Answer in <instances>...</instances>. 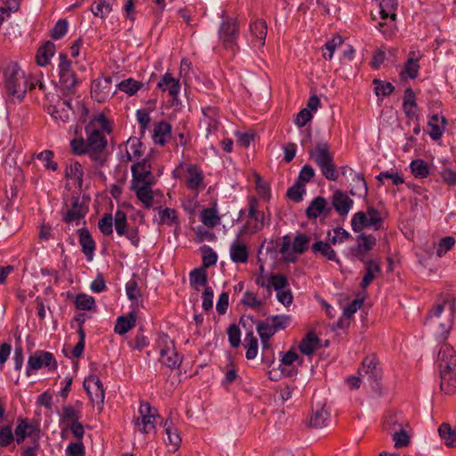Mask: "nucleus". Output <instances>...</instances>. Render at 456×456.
<instances>
[{"mask_svg": "<svg viewBox=\"0 0 456 456\" xmlns=\"http://www.w3.org/2000/svg\"><path fill=\"white\" fill-rule=\"evenodd\" d=\"M356 242L354 247L350 248V253L353 257L365 262L366 254L373 248L377 240L372 234L361 233L356 237Z\"/></svg>", "mask_w": 456, "mask_h": 456, "instance_id": "nucleus-7", "label": "nucleus"}, {"mask_svg": "<svg viewBox=\"0 0 456 456\" xmlns=\"http://www.w3.org/2000/svg\"><path fill=\"white\" fill-rule=\"evenodd\" d=\"M241 304L253 309H258L263 306L264 301L258 299L256 294L250 291H246L243 298L241 299Z\"/></svg>", "mask_w": 456, "mask_h": 456, "instance_id": "nucleus-60", "label": "nucleus"}, {"mask_svg": "<svg viewBox=\"0 0 456 456\" xmlns=\"http://www.w3.org/2000/svg\"><path fill=\"white\" fill-rule=\"evenodd\" d=\"M136 322L135 311H131L127 316H119L117 320L114 330L119 335L126 334L133 327H134Z\"/></svg>", "mask_w": 456, "mask_h": 456, "instance_id": "nucleus-28", "label": "nucleus"}, {"mask_svg": "<svg viewBox=\"0 0 456 456\" xmlns=\"http://www.w3.org/2000/svg\"><path fill=\"white\" fill-rule=\"evenodd\" d=\"M311 241V238L306 236L304 233L297 234L293 241L292 249L297 254L305 253L308 248L309 243Z\"/></svg>", "mask_w": 456, "mask_h": 456, "instance_id": "nucleus-41", "label": "nucleus"}, {"mask_svg": "<svg viewBox=\"0 0 456 456\" xmlns=\"http://www.w3.org/2000/svg\"><path fill=\"white\" fill-rule=\"evenodd\" d=\"M322 175L329 181H336L338 178V172L331 159L328 164H322L318 166Z\"/></svg>", "mask_w": 456, "mask_h": 456, "instance_id": "nucleus-54", "label": "nucleus"}, {"mask_svg": "<svg viewBox=\"0 0 456 456\" xmlns=\"http://www.w3.org/2000/svg\"><path fill=\"white\" fill-rule=\"evenodd\" d=\"M98 228L101 232L106 236L113 232V217L111 214H105L98 223Z\"/></svg>", "mask_w": 456, "mask_h": 456, "instance_id": "nucleus-55", "label": "nucleus"}, {"mask_svg": "<svg viewBox=\"0 0 456 456\" xmlns=\"http://www.w3.org/2000/svg\"><path fill=\"white\" fill-rule=\"evenodd\" d=\"M55 53V45L51 41H46L44 45H42L36 55V61L37 65L45 66L49 63L50 59L54 55Z\"/></svg>", "mask_w": 456, "mask_h": 456, "instance_id": "nucleus-26", "label": "nucleus"}, {"mask_svg": "<svg viewBox=\"0 0 456 456\" xmlns=\"http://www.w3.org/2000/svg\"><path fill=\"white\" fill-rule=\"evenodd\" d=\"M43 366L56 367V360L54 355L50 352L37 351L34 354L28 357L27 375L30 376L32 370H37Z\"/></svg>", "mask_w": 456, "mask_h": 456, "instance_id": "nucleus-8", "label": "nucleus"}, {"mask_svg": "<svg viewBox=\"0 0 456 456\" xmlns=\"http://www.w3.org/2000/svg\"><path fill=\"white\" fill-rule=\"evenodd\" d=\"M172 126L166 121L157 123L153 129V141L156 144L165 145L167 139L171 138Z\"/></svg>", "mask_w": 456, "mask_h": 456, "instance_id": "nucleus-20", "label": "nucleus"}, {"mask_svg": "<svg viewBox=\"0 0 456 456\" xmlns=\"http://www.w3.org/2000/svg\"><path fill=\"white\" fill-rule=\"evenodd\" d=\"M325 208L326 199L322 196H318L311 201L308 208H306V216L309 219H316L318 216H322Z\"/></svg>", "mask_w": 456, "mask_h": 456, "instance_id": "nucleus-30", "label": "nucleus"}, {"mask_svg": "<svg viewBox=\"0 0 456 456\" xmlns=\"http://www.w3.org/2000/svg\"><path fill=\"white\" fill-rule=\"evenodd\" d=\"M87 139L83 137L75 138L70 141V147L75 155H84L88 150H105L107 140L105 135L98 129L90 131L89 126L86 127Z\"/></svg>", "mask_w": 456, "mask_h": 456, "instance_id": "nucleus-3", "label": "nucleus"}, {"mask_svg": "<svg viewBox=\"0 0 456 456\" xmlns=\"http://www.w3.org/2000/svg\"><path fill=\"white\" fill-rule=\"evenodd\" d=\"M395 448H403L410 444L411 437L405 428H400L399 430L391 434Z\"/></svg>", "mask_w": 456, "mask_h": 456, "instance_id": "nucleus-40", "label": "nucleus"}, {"mask_svg": "<svg viewBox=\"0 0 456 456\" xmlns=\"http://www.w3.org/2000/svg\"><path fill=\"white\" fill-rule=\"evenodd\" d=\"M61 436L63 439H66L68 437L69 432L77 440L80 441L83 439L85 435V429L83 424L79 420L68 422L65 424H61Z\"/></svg>", "mask_w": 456, "mask_h": 456, "instance_id": "nucleus-25", "label": "nucleus"}, {"mask_svg": "<svg viewBox=\"0 0 456 456\" xmlns=\"http://www.w3.org/2000/svg\"><path fill=\"white\" fill-rule=\"evenodd\" d=\"M245 342V346L247 347L246 357L248 360H252L256 356L258 349V342L252 330L247 332Z\"/></svg>", "mask_w": 456, "mask_h": 456, "instance_id": "nucleus-38", "label": "nucleus"}, {"mask_svg": "<svg viewBox=\"0 0 456 456\" xmlns=\"http://www.w3.org/2000/svg\"><path fill=\"white\" fill-rule=\"evenodd\" d=\"M201 222L209 228H214L219 224L220 217L215 208H204L200 213Z\"/></svg>", "mask_w": 456, "mask_h": 456, "instance_id": "nucleus-35", "label": "nucleus"}, {"mask_svg": "<svg viewBox=\"0 0 456 456\" xmlns=\"http://www.w3.org/2000/svg\"><path fill=\"white\" fill-rule=\"evenodd\" d=\"M67 456H85V447L81 440L77 443H70L66 449Z\"/></svg>", "mask_w": 456, "mask_h": 456, "instance_id": "nucleus-64", "label": "nucleus"}, {"mask_svg": "<svg viewBox=\"0 0 456 456\" xmlns=\"http://www.w3.org/2000/svg\"><path fill=\"white\" fill-rule=\"evenodd\" d=\"M410 57L404 64L403 69L401 72V76H407L408 77L414 79L418 77L419 65V60L422 57L419 52L411 51Z\"/></svg>", "mask_w": 456, "mask_h": 456, "instance_id": "nucleus-16", "label": "nucleus"}, {"mask_svg": "<svg viewBox=\"0 0 456 456\" xmlns=\"http://www.w3.org/2000/svg\"><path fill=\"white\" fill-rule=\"evenodd\" d=\"M81 407L82 403H80L79 401H77L75 405H63L61 413H59L61 425L71 421L79 420V419L81 418Z\"/></svg>", "mask_w": 456, "mask_h": 456, "instance_id": "nucleus-17", "label": "nucleus"}, {"mask_svg": "<svg viewBox=\"0 0 456 456\" xmlns=\"http://www.w3.org/2000/svg\"><path fill=\"white\" fill-rule=\"evenodd\" d=\"M136 194L137 199L143 204L145 208H151L154 205V196L158 191H154L151 186H135L131 187Z\"/></svg>", "mask_w": 456, "mask_h": 456, "instance_id": "nucleus-21", "label": "nucleus"}, {"mask_svg": "<svg viewBox=\"0 0 456 456\" xmlns=\"http://www.w3.org/2000/svg\"><path fill=\"white\" fill-rule=\"evenodd\" d=\"M164 428L167 436L168 443L173 446L174 451H176L180 446L182 439L177 428L174 426L170 418L165 420Z\"/></svg>", "mask_w": 456, "mask_h": 456, "instance_id": "nucleus-31", "label": "nucleus"}, {"mask_svg": "<svg viewBox=\"0 0 456 456\" xmlns=\"http://www.w3.org/2000/svg\"><path fill=\"white\" fill-rule=\"evenodd\" d=\"M436 362L441 390L446 395L453 394L456 391V352L451 345L441 346Z\"/></svg>", "mask_w": 456, "mask_h": 456, "instance_id": "nucleus-1", "label": "nucleus"}, {"mask_svg": "<svg viewBox=\"0 0 456 456\" xmlns=\"http://www.w3.org/2000/svg\"><path fill=\"white\" fill-rule=\"evenodd\" d=\"M85 216V213L82 211L81 207L78 202V199L76 198L72 202V208L68 210L66 216H64V221L67 223H70L73 221L80 220Z\"/></svg>", "mask_w": 456, "mask_h": 456, "instance_id": "nucleus-44", "label": "nucleus"}, {"mask_svg": "<svg viewBox=\"0 0 456 456\" xmlns=\"http://www.w3.org/2000/svg\"><path fill=\"white\" fill-rule=\"evenodd\" d=\"M455 244V239L452 236H446L443 238L436 248V255L438 256H443L445 253L452 248Z\"/></svg>", "mask_w": 456, "mask_h": 456, "instance_id": "nucleus-62", "label": "nucleus"}, {"mask_svg": "<svg viewBox=\"0 0 456 456\" xmlns=\"http://www.w3.org/2000/svg\"><path fill=\"white\" fill-rule=\"evenodd\" d=\"M142 84L141 82H138L133 78H127L123 81H121L118 87L119 90L128 94L129 95L134 94L141 87Z\"/></svg>", "mask_w": 456, "mask_h": 456, "instance_id": "nucleus-47", "label": "nucleus"}, {"mask_svg": "<svg viewBox=\"0 0 456 456\" xmlns=\"http://www.w3.org/2000/svg\"><path fill=\"white\" fill-rule=\"evenodd\" d=\"M132 186H152L155 184L156 180L151 170L143 171L141 173H137L135 175H132Z\"/></svg>", "mask_w": 456, "mask_h": 456, "instance_id": "nucleus-33", "label": "nucleus"}, {"mask_svg": "<svg viewBox=\"0 0 456 456\" xmlns=\"http://www.w3.org/2000/svg\"><path fill=\"white\" fill-rule=\"evenodd\" d=\"M242 234L240 232L237 239H239ZM231 258L234 263H246L248 259V250L245 244L239 242L238 240L233 241L231 245L230 248Z\"/></svg>", "mask_w": 456, "mask_h": 456, "instance_id": "nucleus-22", "label": "nucleus"}, {"mask_svg": "<svg viewBox=\"0 0 456 456\" xmlns=\"http://www.w3.org/2000/svg\"><path fill=\"white\" fill-rule=\"evenodd\" d=\"M312 250L315 255H320L329 261H334L340 265V260L338 258L335 250L331 248L330 242L316 241L312 245Z\"/></svg>", "mask_w": 456, "mask_h": 456, "instance_id": "nucleus-19", "label": "nucleus"}, {"mask_svg": "<svg viewBox=\"0 0 456 456\" xmlns=\"http://www.w3.org/2000/svg\"><path fill=\"white\" fill-rule=\"evenodd\" d=\"M351 226L354 232H359L364 228L373 226V224H370L367 214L365 212L360 211L353 216L351 220Z\"/></svg>", "mask_w": 456, "mask_h": 456, "instance_id": "nucleus-34", "label": "nucleus"}, {"mask_svg": "<svg viewBox=\"0 0 456 456\" xmlns=\"http://www.w3.org/2000/svg\"><path fill=\"white\" fill-rule=\"evenodd\" d=\"M320 338L313 331H310L301 340L298 348L302 354L312 355L315 349L320 347Z\"/></svg>", "mask_w": 456, "mask_h": 456, "instance_id": "nucleus-24", "label": "nucleus"}, {"mask_svg": "<svg viewBox=\"0 0 456 456\" xmlns=\"http://www.w3.org/2000/svg\"><path fill=\"white\" fill-rule=\"evenodd\" d=\"M362 263L364 264L366 273L362 280L361 287L366 289L375 279V273H381V268L379 262L375 259H370Z\"/></svg>", "mask_w": 456, "mask_h": 456, "instance_id": "nucleus-23", "label": "nucleus"}, {"mask_svg": "<svg viewBox=\"0 0 456 456\" xmlns=\"http://www.w3.org/2000/svg\"><path fill=\"white\" fill-rule=\"evenodd\" d=\"M438 434L447 447H456V426L452 428L449 423H442L438 428Z\"/></svg>", "mask_w": 456, "mask_h": 456, "instance_id": "nucleus-27", "label": "nucleus"}, {"mask_svg": "<svg viewBox=\"0 0 456 456\" xmlns=\"http://www.w3.org/2000/svg\"><path fill=\"white\" fill-rule=\"evenodd\" d=\"M202 268L206 269L215 265L217 261L216 253L210 247L207 246L202 248Z\"/></svg>", "mask_w": 456, "mask_h": 456, "instance_id": "nucleus-56", "label": "nucleus"}, {"mask_svg": "<svg viewBox=\"0 0 456 456\" xmlns=\"http://www.w3.org/2000/svg\"><path fill=\"white\" fill-rule=\"evenodd\" d=\"M219 39L225 49L234 50L239 37V24L236 19L224 20L218 31Z\"/></svg>", "mask_w": 456, "mask_h": 456, "instance_id": "nucleus-6", "label": "nucleus"}, {"mask_svg": "<svg viewBox=\"0 0 456 456\" xmlns=\"http://www.w3.org/2000/svg\"><path fill=\"white\" fill-rule=\"evenodd\" d=\"M373 84L375 85V94L377 96H388L395 90V86L390 82H384L375 78Z\"/></svg>", "mask_w": 456, "mask_h": 456, "instance_id": "nucleus-48", "label": "nucleus"}, {"mask_svg": "<svg viewBox=\"0 0 456 456\" xmlns=\"http://www.w3.org/2000/svg\"><path fill=\"white\" fill-rule=\"evenodd\" d=\"M445 124L446 119L444 118H441V125L439 124V117L437 114H434L430 118L428 126L429 127L428 134L433 140H438L442 137Z\"/></svg>", "mask_w": 456, "mask_h": 456, "instance_id": "nucleus-29", "label": "nucleus"}, {"mask_svg": "<svg viewBox=\"0 0 456 456\" xmlns=\"http://www.w3.org/2000/svg\"><path fill=\"white\" fill-rule=\"evenodd\" d=\"M256 330L261 338V342H265V339H270V338L276 333L275 330H273L272 322L269 323V321L258 322L256 324Z\"/></svg>", "mask_w": 456, "mask_h": 456, "instance_id": "nucleus-46", "label": "nucleus"}, {"mask_svg": "<svg viewBox=\"0 0 456 456\" xmlns=\"http://www.w3.org/2000/svg\"><path fill=\"white\" fill-rule=\"evenodd\" d=\"M406 426H408V422L403 419L402 412L389 410L385 413L382 428L388 434L391 435L399 430L400 428H405Z\"/></svg>", "mask_w": 456, "mask_h": 456, "instance_id": "nucleus-9", "label": "nucleus"}, {"mask_svg": "<svg viewBox=\"0 0 456 456\" xmlns=\"http://www.w3.org/2000/svg\"><path fill=\"white\" fill-rule=\"evenodd\" d=\"M16 442L20 444L26 437H35L38 433L37 425L28 421L27 419H18L15 428Z\"/></svg>", "mask_w": 456, "mask_h": 456, "instance_id": "nucleus-12", "label": "nucleus"}, {"mask_svg": "<svg viewBox=\"0 0 456 456\" xmlns=\"http://www.w3.org/2000/svg\"><path fill=\"white\" fill-rule=\"evenodd\" d=\"M14 436L10 425L0 428V446L6 447L14 441Z\"/></svg>", "mask_w": 456, "mask_h": 456, "instance_id": "nucleus-59", "label": "nucleus"}, {"mask_svg": "<svg viewBox=\"0 0 456 456\" xmlns=\"http://www.w3.org/2000/svg\"><path fill=\"white\" fill-rule=\"evenodd\" d=\"M330 411L325 408V405L317 407L315 410H313L309 421L310 427L322 428L328 426L330 421Z\"/></svg>", "mask_w": 456, "mask_h": 456, "instance_id": "nucleus-18", "label": "nucleus"}, {"mask_svg": "<svg viewBox=\"0 0 456 456\" xmlns=\"http://www.w3.org/2000/svg\"><path fill=\"white\" fill-rule=\"evenodd\" d=\"M151 416L140 415L134 420V425L138 427L139 431L142 434L155 433L156 428L151 422H150Z\"/></svg>", "mask_w": 456, "mask_h": 456, "instance_id": "nucleus-43", "label": "nucleus"}, {"mask_svg": "<svg viewBox=\"0 0 456 456\" xmlns=\"http://www.w3.org/2000/svg\"><path fill=\"white\" fill-rule=\"evenodd\" d=\"M4 75L7 96L9 98L15 97L21 102L28 88V80L24 72L20 70L17 63H11L5 68Z\"/></svg>", "mask_w": 456, "mask_h": 456, "instance_id": "nucleus-2", "label": "nucleus"}, {"mask_svg": "<svg viewBox=\"0 0 456 456\" xmlns=\"http://www.w3.org/2000/svg\"><path fill=\"white\" fill-rule=\"evenodd\" d=\"M360 376H367L372 391L378 395H382V386L380 380L383 376L382 369L376 354H370L364 357L359 368Z\"/></svg>", "mask_w": 456, "mask_h": 456, "instance_id": "nucleus-4", "label": "nucleus"}, {"mask_svg": "<svg viewBox=\"0 0 456 456\" xmlns=\"http://www.w3.org/2000/svg\"><path fill=\"white\" fill-rule=\"evenodd\" d=\"M256 208H257V200H256V198H251L249 200V203H248V217L251 218V219H254L256 221H260L261 222L260 225H258V224L255 225L256 231H259L264 226L265 216H264V214H262L261 215V218H259L260 213L257 211Z\"/></svg>", "mask_w": 456, "mask_h": 456, "instance_id": "nucleus-45", "label": "nucleus"}, {"mask_svg": "<svg viewBox=\"0 0 456 456\" xmlns=\"http://www.w3.org/2000/svg\"><path fill=\"white\" fill-rule=\"evenodd\" d=\"M269 281L276 291L282 290L289 286L288 279L282 273H271Z\"/></svg>", "mask_w": 456, "mask_h": 456, "instance_id": "nucleus-58", "label": "nucleus"}, {"mask_svg": "<svg viewBox=\"0 0 456 456\" xmlns=\"http://www.w3.org/2000/svg\"><path fill=\"white\" fill-rule=\"evenodd\" d=\"M115 229L118 235H125L127 230L126 215L122 210H118L114 217Z\"/></svg>", "mask_w": 456, "mask_h": 456, "instance_id": "nucleus-51", "label": "nucleus"}, {"mask_svg": "<svg viewBox=\"0 0 456 456\" xmlns=\"http://www.w3.org/2000/svg\"><path fill=\"white\" fill-rule=\"evenodd\" d=\"M59 91H61L62 94L67 97L69 94H74L77 80L75 74L69 69L71 62L67 54H59Z\"/></svg>", "mask_w": 456, "mask_h": 456, "instance_id": "nucleus-5", "label": "nucleus"}, {"mask_svg": "<svg viewBox=\"0 0 456 456\" xmlns=\"http://www.w3.org/2000/svg\"><path fill=\"white\" fill-rule=\"evenodd\" d=\"M77 232L82 251L86 255V259L92 261L95 250V242L86 228L78 229Z\"/></svg>", "mask_w": 456, "mask_h": 456, "instance_id": "nucleus-14", "label": "nucleus"}, {"mask_svg": "<svg viewBox=\"0 0 456 456\" xmlns=\"http://www.w3.org/2000/svg\"><path fill=\"white\" fill-rule=\"evenodd\" d=\"M61 106V110L59 113V118L63 122H69L75 116L76 109H80L84 114H86L88 111L77 100L75 101V105H73L70 98H63L61 102L59 101V107Z\"/></svg>", "mask_w": 456, "mask_h": 456, "instance_id": "nucleus-11", "label": "nucleus"}, {"mask_svg": "<svg viewBox=\"0 0 456 456\" xmlns=\"http://www.w3.org/2000/svg\"><path fill=\"white\" fill-rule=\"evenodd\" d=\"M170 344H172V347L167 346L160 350V361L171 369L178 368L182 362V357L175 351L174 342L170 341Z\"/></svg>", "mask_w": 456, "mask_h": 456, "instance_id": "nucleus-15", "label": "nucleus"}, {"mask_svg": "<svg viewBox=\"0 0 456 456\" xmlns=\"http://www.w3.org/2000/svg\"><path fill=\"white\" fill-rule=\"evenodd\" d=\"M74 303L76 307L79 310L94 311L96 308L94 298L86 294H78Z\"/></svg>", "mask_w": 456, "mask_h": 456, "instance_id": "nucleus-37", "label": "nucleus"}, {"mask_svg": "<svg viewBox=\"0 0 456 456\" xmlns=\"http://www.w3.org/2000/svg\"><path fill=\"white\" fill-rule=\"evenodd\" d=\"M343 43V38L341 36L337 35L332 37L331 40L328 41L325 45L324 49L328 51V53H323V58L325 60L330 61L333 55L334 51L338 46H339Z\"/></svg>", "mask_w": 456, "mask_h": 456, "instance_id": "nucleus-57", "label": "nucleus"}, {"mask_svg": "<svg viewBox=\"0 0 456 456\" xmlns=\"http://www.w3.org/2000/svg\"><path fill=\"white\" fill-rule=\"evenodd\" d=\"M354 201L343 191L337 190L332 195V207L340 216H346Z\"/></svg>", "mask_w": 456, "mask_h": 456, "instance_id": "nucleus-13", "label": "nucleus"}, {"mask_svg": "<svg viewBox=\"0 0 456 456\" xmlns=\"http://www.w3.org/2000/svg\"><path fill=\"white\" fill-rule=\"evenodd\" d=\"M54 158V152L50 150L41 151L37 155V159L44 163V167L46 169L57 170V163L53 161Z\"/></svg>", "mask_w": 456, "mask_h": 456, "instance_id": "nucleus-53", "label": "nucleus"}, {"mask_svg": "<svg viewBox=\"0 0 456 456\" xmlns=\"http://www.w3.org/2000/svg\"><path fill=\"white\" fill-rule=\"evenodd\" d=\"M251 33L263 42L265 39L267 34V25L263 20H256L250 25Z\"/></svg>", "mask_w": 456, "mask_h": 456, "instance_id": "nucleus-52", "label": "nucleus"}, {"mask_svg": "<svg viewBox=\"0 0 456 456\" xmlns=\"http://www.w3.org/2000/svg\"><path fill=\"white\" fill-rule=\"evenodd\" d=\"M111 10V4L109 0H95L91 6L94 15L101 18L110 13Z\"/></svg>", "mask_w": 456, "mask_h": 456, "instance_id": "nucleus-39", "label": "nucleus"}, {"mask_svg": "<svg viewBox=\"0 0 456 456\" xmlns=\"http://www.w3.org/2000/svg\"><path fill=\"white\" fill-rule=\"evenodd\" d=\"M310 159L317 165L328 164L333 156L330 151V145L327 142H319L309 151Z\"/></svg>", "mask_w": 456, "mask_h": 456, "instance_id": "nucleus-10", "label": "nucleus"}, {"mask_svg": "<svg viewBox=\"0 0 456 456\" xmlns=\"http://www.w3.org/2000/svg\"><path fill=\"white\" fill-rule=\"evenodd\" d=\"M305 192V186L300 181H297L295 184L287 191V197L294 202H300L303 200V194Z\"/></svg>", "mask_w": 456, "mask_h": 456, "instance_id": "nucleus-42", "label": "nucleus"}, {"mask_svg": "<svg viewBox=\"0 0 456 456\" xmlns=\"http://www.w3.org/2000/svg\"><path fill=\"white\" fill-rule=\"evenodd\" d=\"M127 297L134 302L138 306L139 298L142 297L137 282L135 281H129L126 286Z\"/></svg>", "mask_w": 456, "mask_h": 456, "instance_id": "nucleus-61", "label": "nucleus"}, {"mask_svg": "<svg viewBox=\"0 0 456 456\" xmlns=\"http://www.w3.org/2000/svg\"><path fill=\"white\" fill-rule=\"evenodd\" d=\"M188 175L186 177V184L189 189L197 190L203 181L201 171L194 165L188 167Z\"/></svg>", "mask_w": 456, "mask_h": 456, "instance_id": "nucleus-32", "label": "nucleus"}, {"mask_svg": "<svg viewBox=\"0 0 456 456\" xmlns=\"http://www.w3.org/2000/svg\"><path fill=\"white\" fill-rule=\"evenodd\" d=\"M207 273L204 268H196L190 273L191 285L205 286L207 284Z\"/></svg>", "mask_w": 456, "mask_h": 456, "instance_id": "nucleus-50", "label": "nucleus"}, {"mask_svg": "<svg viewBox=\"0 0 456 456\" xmlns=\"http://www.w3.org/2000/svg\"><path fill=\"white\" fill-rule=\"evenodd\" d=\"M411 172L416 178H426L429 175L428 165L423 159H414L410 164Z\"/></svg>", "mask_w": 456, "mask_h": 456, "instance_id": "nucleus-36", "label": "nucleus"}, {"mask_svg": "<svg viewBox=\"0 0 456 456\" xmlns=\"http://www.w3.org/2000/svg\"><path fill=\"white\" fill-rule=\"evenodd\" d=\"M291 317L289 315H273L267 318V321H271L273 324V330L275 332L285 330L289 324Z\"/></svg>", "mask_w": 456, "mask_h": 456, "instance_id": "nucleus-49", "label": "nucleus"}, {"mask_svg": "<svg viewBox=\"0 0 456 456\" xmlns=\"http://www.w3.org/2000/svg\"><path fill=\"white\" fill-rule=\"evenodd\" d=\"M228 338L231 346L236 348L240 344V330L238 325L232 324L227 330Z\"/></svg>", "mask_w": 456, "mask_h": 456, "instance_id": "nucleus-63", "label": "nucleus"}]
</instances>
